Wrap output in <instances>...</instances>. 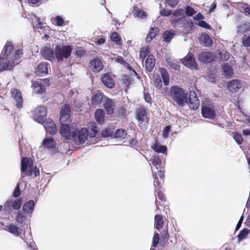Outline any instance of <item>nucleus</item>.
<instances>
[{"label":"nucleus","instance_id":"51","mask_svg":"<svg viewBox=\"0 0 250 250\" xmlns=\"http://www.w3.org/2000/svg\"><path fill=\"white\" fill-rule=\"evenodd\" d=\"M54 21L56 24L59 26H63L64 23L63 19L61 16H57L55 17Z\"/></svg>","mask_w":250,"mask_h":250},{"label":"nucleus","instance_id":"50","mask_svg":"<svg viewBox=\"0 0 250 250\" xmlns=\"http://www.w3.org/2000/svg\"><path fill=\"white\" fill-rule=\"evenodd\" d=\"M75 54L79 57H82L85 55V51L82 47H78Z\"/></svg>","mask_w":250,"mask_h":250},{"label":"nucleus","instance_id":"38","mask_svg":"<svg viewBox=\"0 0 250 250\" xmlns=\"http://www.w3.org/2000/svg\"><path fill=\"white\" fill-rule=\"evenodd\" d=\"M134 15L141 19H144L147 16L146 13L143 10L138 8L134 7Z\"/></svg>","mask_w":250,"mask_h":250},{"label":"nucleus","instance_id":"43","mask_svg":"<svg viewBox=\"0 0 250 250\" xmlns=\"http://www.w3.org/2000/svg\"><path fill=\"white\" fill-rule=\"evenodd\" d=\"M127 135V133L125 129H117L115 133L114 134V136L115 138H125L126 135Z\"/></svg>","mask_w":250,"mask_h":250},{"label":"nucleus","instance_id":"1","mask_svg":"<svg viewBox=\"0 0 250 250\" xmlns=\"http://www.w3.org/2000/svg\"><path fill=\"white\" fill-rule=\"evenodd\" d=\"M22 50L18 49L14 53V58L10 56L0 58V71L12 69L15 65L18 63V61L22 56Z\"/></svg>","mask_w":250,"mask_h":250},{"label":"nucleus","instance_id":"35","mask_svg":"<svg viewBox=\"0 0 250 250\" xmlns=\"http://www.w3.org/2000/svg\"><path fill=\"white\" fill-rule=\"evenodd\" d=\"M154 220L156 229L158 230H160L163 228L164 224L162 216L161 215H156Z\"/></svg>","mask_w":250,"mask_h":250},{"label":"nucleus","instance_id":"13","mask_svg":"<svg viewBox=\"0 0 250 250\" xmlns=\"http://www.w3.org/2000/svg\"><path fill=\"white\" fill-rule=\"evenodd\" d=\"M70 107L68 104L62 107L60 112V121L61 123H66L70 118Z\"/></svg>","mask_w":250,"mask_h":250},{"label":"nucleus","instance_id":"9","mask_svg":"<svg viewBox=\"0 0 250 250\" xmlns=\"http://www.w3.org/2000/svg\"><path fill=\"white\" fill-rule=\"evenodd\" d=\"M12 98L16 102V106L18 109H21L23 105V99L21 91L15 88H12L10 91Z\"/></svg>","mask_w":250,"mask_h":250},{"label":"nucleus","instance_id":"30","mask_svg":"<svg viewBox=\"0 0 250 250\" xmlns=\"http://www.w3.org/2000/svg\"><path fill=\"white\" fill-rule=\"evenodd\" d=\"M104 112L103 109H97L95 113L96 121L100 124H103L104 122Z\"/></svg>","mask_w":250,"mask_h":250},{"label":"nucleus","instance_id":"37","mask_svg":"<svg viewBox=\"0 0 250 250\" xmlns=\"http://www.w3.org/2000/svg\"><path fill=\"white\" fill-rule=\"evenodd\" d=\"M110 39L117 45L121 44V38L119 34L116 32H112L110 35Z\"/></svg>","mask_w":250,"mask_h":250},{"label":"nucleus","instance_id":"27","mask_svg":"<svg viewBox=\"0 0 250 250\" xmlns=\"http://www.w3.org/2000/svg\"><path fill=\"white\" fill-rule=\"evenodd\" d=\"M12 44L10 42H7L4 47L2 55L4 56H10L14 58V54L12 53Z\"/></svg>","mask_w":250,"mask_h":250},{"label":"nucleus","instance_id":"5","mask_svg":"<svg viewBox=\"0 0 250 250\" xmlns=\"http://www.w3.org/2000/svg\"><path fill=\"white\" fill-rule=\"evenodd\" d=\"M61 123L62 125L60 128V132L62 136L67 140L69 139L70 138H75L77 135V129L70 128L68 125L64 124L63 123Z\"/></svg>","mask_w":250,"mask_h":250},{"label":"nucleus","instance_id":"64","mask_svg":"<svg viewBox=\"0 0 250 250\" xmlns=\"http://www.w3.org/2000/svg\"><path fill=\"white\" fill-rule=\"evenodd\" d=\"M126 109L123 106L120 107L118 109V113L120 115L124 116L126 114Z\"/></svg>","mask_w":250,"mask_h":250},{"label":"nucleus","instance_id":"63","mask_svg":"<svg viewBox=\"0 0 250 250\" xmlns=\"http://www.w3.org/2000/svg\"><path fill=\"white\" fill-rule=\"evenodd\" d=\"M24 218L25 217L21 213H19L16 217V221L17 222L21 224L24 221Z\"/></svg>","mask_w":250,"mask_h":250},{"label":"nucleus","instance_id":"8","mask_svg":"<svg viewBox=\"0 0 250 250\" xmlns=\"http://www.w3.org/2000/svg\"><path fill=\"white\" fill-rule=\"evenodd\" d=\"M202 114L203 117L209 119H214L216 117V112L212 105H206L202 107Z\"/></svg>","mask_w":250,"mask_h":250},{"label":"nucleus","instance_id":"18","mask_svg":"<svg viewBox=\"0 0 250 250\" xmlns=\"http://www.w3.org/2000/svg\"><path fill=\"white\" fill-rule=\"evenodd\" d=\"M89 133L87 132V129L86 128H82L80 130H77V133L76 137L78 139L79 142L81 144L84 143L87 139Z\"/></svg>","mask_w":250,"mask_h":250},{"label":"nucleus","instance_id":"61","mask_svg":"<svg viewBox=\"0 0 250 250\" xmlns=\"http://www.w3.org/2000/svg\"><path fill=\"white\" fill-rule=\"evenodd\" d=\"M21 194V191L19 188V186L18 185L16 187L13 194V196L15 198H18Z\"/></svg>","mask_w":250,"mask_h":250},{"label":"nucleus","instance_id":"32","mask_svg":"<svg viewBox=\"0 0 250 250\" xmlns=\"http://www.w3.org/2000/svg\"><path fill=\"white\" fill-rule=\"evenodd\" d=\"M250 31V22H244L241 23L237 26V33H243L247 31Z\"/></svg>","mask_w":250,"mask_h":250},{"label":"nucleus","instance_id":"47","mask_svg":"<svg viewBox=\"0 0 250 250\" xmlns=\"http://www.w3.org/2000/svg\"><path fill=\"white\" fill-rule=\"evenodd\" d=\"M233 138L238 145H241L243 142V138L241 135L238 132H234Z\"/></svg>","mask_w":250,"mask_h":250},{"label":"nucleus","instance_id":"41","mask_svg":"<svg viewBox=\"0 0 250 250\" xmlns=\"http://www.w3.org/2000/svg\"><path fill=\"white\" fill-rule=\"evenodd\" d=\"M114 128L112 127H106L102 131V135L104 137H109L112 135Z\"/></svg>","mask_w":250,"mask_h":250},{"label":"nucleus","instance_id":"14","mask_svg":"<svg viewBox=\"0 0 250 250\" xmlns=\"http://www.w3.org/2000/svg\"><path fill=\"white\" fill-rule=\"evenodd\" d=\"M47 62H42L40 63L35 68V74L38 76H44L48 73Z\"/></svg>","mask_w":250,"mask_h":250},{"label":"nucleus","instance_id":"23","mask_svg":"<svg viewBox=\"0 0 250 250\" xmlns=\"http://www.w3.org/2000/svg\"><path fill=\"white\" fill-rule=\"evenodd\" d=\"M104 105L107 114H111L114 112V103L111 99L106 98Z\"/></svg>","mask_w":250,"mask_h":250},{"label":"nucleus","instance_id":"34","mask_svg":"<svg viewBox=\"0 0 250 250\" xmlns=\"http://www.w3.org/2000/svg\"><path fill=\"white\" fill-rule=\"evenodd\" d=\"M42 144L44 147L48 149L53 148L56 145L55 141L51 138H46L44 139L42 142Z\"/></svg>","mask_w":250,"mask_h":250},{"label":"nucleus","instance_id":"7","mask_svg":"<svg viewBox=\"0 0 250 250\" xmlns=\"http://www.w3.org/2000/svg\"><path fill=\"white\" fill-rule=\"evenodd\" d=\"M47 114V110L44 106H39L35 110L33 117L35 121L40 124H43Z\"/></svg>","mask_w":250,"mask_h":250},{"label":"nucleus","instance_id":"24","mask_svg":"<svg viewBox=\"0 0 250 250\" xmlns=\"http://www.w3.org/2000/svg\"><path fill=\"white\" fill-rule=\"evenodd\" d=\"M6 230L15 236H19L22 232V229L14 224L6 226Z\"/></svg>","mask_w":250,"mask_h":250},{"label":"nucleus","instance_id":"26","mask_svg":"<svg viewBox=\"0 0 250 250\" xmlns=\"http://www.w3.org/2000/svg\"><path fill=\"white\" fill-rule=\"evenodd\" d=\"M35 206V202L33 200H29L24 204L22 207V211L24 213H31L32 212Z\"/></svg>","mask_w":250,"mask_h":250},{"label":"nucleus","instance_id":"52","mask_svg":"<svg viewBox=\"0 0 250 250\" xmlns=\"http://www.w3.org/2000/svg\"><path fill=\"white\" fill-rule=\"evenodd\" d=\"M184 10L183 9H178L175 10L173 13V16L175 17H179L183 16L184 14Z\"/></svg>","mask_w":250,"mask_h":250},{"label":"nucleus","instance_id":"20","mask_svg":"<svg viewBox=\"0 0 250 250\" xmlns=\"http://www.w3.org/2000/svg\"><path fill=\"white\" fill-rule=\"evenodd\" d=\"M103 83L108 88H112L114 86V82L109 73L104 74L101 77Z\"/></svg>","mask_w":250,"mask_h":250},{"label":"nucleus","instance_id":"54","mask_svg":"<svg viewBox=\"0 0 250 250\" xmlns=\"http://www.w3.org/2000/svg\"><path fill=\"white\" fill-rule=\"evenodd\" d=\"M170 128L171 126L169 125H167L164 127L163 130V136L165 139H166L168 137Z\"/></svg>","mask_w":250,"mask_h":250},{"label":"nucleus","instance_id":"39","mask_svg":"<svg viewBox=\"0 0 250 250\" xmlns=\"http://www.w3.org/2000/svg\"><path fill=\"white\" fill-rule=\"evenodd\" d=\"M153 149L158 152L165 153L167 151V147L165 146H161L158 144H154L152 146Z\"/></svg>","mask_w":250,"mask_h":250},{"label":"nucleus","instance_id":"40","mask_svg":"<svg viewBox=\"0 0 250 250\" xmlns=\"http://www.w3.org/2000/svg\"><path fill=\"white\" fill-rule=\"evenodd\" d=\"M250 232V230L248 229L245 228L241 230L239 234L238 235L237 237L238 240L242 241L245 239Z\"/></svg>","mask_w":250,"mask_h":250},{"label":"nucleus","instance_id":"42","mask_svg":"<svg viewBox=\"0 0 250 250\" xmlns=\"http://www.w3.org/2000/svg\"><path fill=\"white\" fill-rule=\"evenodd\" d=\"M174 34L169 31H165L163 35L164 41L166 42H168L173 38Z\"/></svg>","mask_w":250,"mask_h":250},{"label":"nucleus","instance_id":"48","mask_svg":"<svg viewBox=\"0 0 250 250\" xmlns=\"http://www.w3.org/2000/svg\"><path fill=\"white\" fill-rule=\"evenodd\" d=\"M185 13L188 16L191 17L196 13V11L192 7L188 5L186 7Z\"/></svg>","mask_w":250,"mask_h":250},{"label":"nucleus","instance_id":"49","mask_svg":"<svg viewBox=\"0 0 250 250\" xmlns=\"http://www.w3.org/2000/svg\"><path fill=\"white\" fill-rule=\"evenodd\" d=\"M159 241V234L157 232H156L154 234L153 237L152 246L154 248H156L158 245Z\"/></svg>","mask_w":250,"mask_h":250},{"label":"nucleus","instance_id":"3","mask_svg":"<svg viewBox=\"0 0 250 250\" xmlns=\"http://www.w3.org/2000/svg\"><path fill=\"white\" fill-rule=\"evenodd\" d=\"M73 47L70 45H57L55 47V57L58 61H62L68 58L72 51Z\"/></svg>","mask_w":250,"mask_h":250},{"label":"nucleus","instance_id":"16","mask_svg":"<svg viewBox=\"0 0 250 250\" xmlns=\"http://www.w3.org/2000/svg\"><path fill=\"white\" fill-rule=\"evenodd\" d=\"M22 203V201L21 198L17 199H11L9 201L6 202V203L4 205V207L8 208L11 207L13 209L18 210L21 208Z\"/></svg>","mask_w":250,"mask_h":250},{"label":"nucleus","instance_id":"60","mask_svg":"<svg viewBox=\"0 0 250 250\" xmlns=\"http://www.w3.org/2000/svg\"><path fill=\"white\" fill-rule=\"evenodd\" d=\"M167 2L171 7H174L178 3V0H167Z\"/></svg>","mask_w":250,"mask_h":250},{"label":"nucleus","instance_id":"33","mask_svg":"<svg viewBox=\"0 0 250 250\" xmlns=\"http://www.w3.org/2000/svg\"><path fill=\"white\" fill-rule=\"evenodd\" d=\"M160 73L164 85H167L169 82V77L167 70L164 68H160Z\"/></svg>","mask_w":250,"mask_h":250},{"label":"nucleus","instance_id":"59","mask_svg":"<svg viewBox=\"0 0 250 250\" xmlns=\"http://www.w3.org/2000/svg\"><path fill=\"white\" fill-rule=\"evenodd\" d=\"M156 196L157 197V198H156V201L157 203L158 202V200H159L160 201H165V195L164 193L161 192V191H158L157 192Z\"/></svg>","mask_w":250,"mask_h":250},{"label":"nucleus","instance_id":"12","mask_svg":"<svg viewBox=\"0 0 250 250\" xmlns=\"http://www.w3.org/2000/svg\"><path fill=\"white\" fill-rule=\"evenodd\" d=\"M90 68L95 72H99L103 68V64L99 58H95L90 62Z\"/></svg>","mask_w":250,"mask_h":250},{"label":"nucleus","instance_id":"6","mask_svg":"<svg viewBox=\"0 0 250 250\" xmlns=\"http://www.w3.org/2000/svg\"><path fill=\"white\" fill-rule=\"evenodd\" d=\"M32 160L27 157L22 158L21 161V171L26 176H31L32 174Z\"/></svg>","mask_w":250,"mask_h":250},{"label":"nucleus","instance_id":"19","mask_svg":"<svg viewBox=\"0 0 250 250\" xmlns=\"http://www.w3.org/2000/svg\"><path fill=\"white\" fill-rule=\"evenodd\" d=\"M198 59L200 61L204 63H208L211 62L214 57L212 53L209 52H202L198 55Z\"/></svg>","mask_w":250,"mask_h":250},{"label":"nucleus","instance_id":"22","mask_svg":"<svg viewBox=\"0 0 250 250\" xmlns=\"http://www.w3.org/2000/svg\"><path fill=\"white\" fill-rule=\"evenodd\" d=\"M155 64V59L154 56L149 55L145 62V67L146 69L149 71L151 72Z\"/></svg>","mask_w":250,"mask_h":250},{"label":"nucleus","instance_id":"2","mask_svg":"<svg viewBox=\"0 0 250 250\" xmlns=\"http://www.w3.org/2000/svg\"><path fill=\"white\" fill-rule=\"evenodd\" d=\"M168 95L179 106L183 107L186 103H187V94L184 89L179 86H171Z\"/></svg>","mask_w":250,"mask_h":250},{"label":"nucleus","instance_id":"11","mask_svg":"<svg viewBox=\"0 0 250 250\" xmlns=\"http://www.w3.org/2000/svg\"><path fill=\"white\" fill-rule=\"evenodd\" d=\"M181 61L182 63L188 67L195 70L198 69L197 64L195 61L193 55L191 53L188 54Z\"/></svg>","mask_w":250,"mask_h":250},{"label":"nucleus","instance_id":"28","mask_svg":"<svg viewBox=\"0 0 250 250\" xmlns=\"http://www.w3.org/2000/svg\"><path fill=\"white\" fill-rule=\"evenodd\" d=\"M103 98V93L99 91H97L92 97L91 103L93 105H97L101 103Z\"/></svg>","mask_w":250,"mask_h":250},{"label":"nucleus","instance_id":"25","mask_svg":"<svg viewBox=\"0 0 250 250\" xmlns=\"http://www.w3.org/2000/svg\"><path fill=\"white\" fill-rule=\"evenodd\" d=\"M32 87L34 92L36 93H42L45 91V88L43 83L39 81H34L32 83Z\"/></svg>","mask_w":250,"mask_h":250},{"label":"nucleus","instance_id":"44","mask_svg":"<svg viewBox=\"0 0 250 250\" xmlns=\"http://www.w3.org/2000/svg\"><path fill=\"white\" fill-rule=\"evenodd\" d=\"M89 127H90L91 131V132L89 133V136L91 138L95 137L98 132L97 127L95 123H91V126H89Z\"/></svg>","mask_w":250,"mask_h":250},{"label":"nucleus","instance_id":"45","mask_svg":"<svg viewBox=\"0 0 250 250\" xmlns=\"http://www.w3.org/2000/svg\"><path fill=\"white\" fill-rule=\"evenodd\" d=\"M148 47H143L140 51V59L143 61L145 59L147 56L148 54Z\"/></svg>","mask_w":250,"mask_h":250},{"label":"nucleus","instance_id":"21","mask_svg":"<svg viewBox=\"0 0 250 250\" xmlns=\"http://www.w3.org/2000/svg\"><path fill=\"white\" fill-rule=\"evenodd\" d=\"M241 87V83L240 81L233 80L228 84V87L230 92H236Z\"/></svg>","mask_w":250,"mask_h":250},{"label":"nucleus","instance_id":"15","mask_svg":"<svg viewBox=\"0 0 250 250\" xmlns=\"http://www.w3.org/2000/svg\"><path fill=\"white\" fill-rule=\"evenodd\" d=\"M41 52L46 60L52 61L56 58L55 53L54 54L53 50L51 48L50 46H44Z\"/></svg>","mask_w":250,"mask_h":250},{"label":"nucleus","instance_id":"62","mask_svg":"<svg viewBox=\"0 0 250 250\" xmlns=\"http://www.w3.org/2000/svg\"><path fill=\"white\" fill-rule=\"evenodd\" d=\"M243 44L245 47L250 46V36H248L243 39Z\"/></svg>","mask_w":250,"mask_h":250},{"label":"nucleus","instance_id":"58","mask_svg":"<svg viewBox=\"0 0 250 250\" xmlns=\"http://www.w3.org/2000/svg\"><path fill=\"white\" fill-rule=\"evenodd\" d=\"M160 13L162 16L167 17L172 14V11L167 9H163L160 11Z\"/></svg>","mask_w":250,"mask_h":250},{"label":"nucleus","instance_id":"31","mask_svg":"<svg viewBox=\"0 0 250 250\" xmlns=\"http://www.w3.org/2000/svg\"><path fill=\"white\" fill-rule=\"evenodd\" d=\"M166 61L168 65L174 70H179L180 68L179 62L176 60L170 57H166Z\"/></svg>","mask_w":250,"mask_h":250},{"label":"nucleus","instance_id":"17","mask_svg":"<svg viewBox=\"0 0 250 250\" xmlns=\"http://www.w3.org/2000/svg\"><path fill=\"white\" fill-rule=\"evenodd\" d=\"M46 132L50 134H54L56 132L57 129L55 123L50 120L47 119L44 121L43 124Z\"/></svg>","mask_w":250,"mask_h":250},{"label":"nucleus","instance_id":"46","mask_svg":"<svg viewBox=\"0 0 250 250\" xmlns=\"http://www.w3.org/2000/svg\"><path fill=\"white\" fill-rule=\"evenodd\" d=\"M151 163L156 167V169H158V167H160L162 165V161L159 156H155L152 160Z\"/></svg>","mask_w":250,"mask_h":250},{"label":"nucleus","instance_id":"4","mask_svg":"<svg viewBox=\"0 0 250 250\" xmlns=\"http://www.w3.org/2000/svg\"><path fill=\"white\" fill-rule=\"evenodd\" d=\"M136 117L139 126L142 130H146L149 124L146 110L142 108L138 109L136 112Z\"/></svg>","mask_w":250,"mask_h":250},{"label":"nucleus","instance_id":"36","mask_svg":"<svg viewBox=\"0 0 250 250\" xmlns=\"http://www.w3.org/2000/svg\"><path fill=\"white\" fill-rule=\"evenodd\" d=\"M222 69L224 74L227 77H230L232 74V67L227 63L224 64Z\"/></svg>","mask_w":250,"mask_h":250},{"label":"nucleus","instance_id":"53","mask_svg":"<svg viewBox=\"0 0 250 250\" xmlns=\"http://www.w3.org/2000/svg\"><path fill=\"white\" fill-rule=\"evenodd\" d=\"M198 25L203 28L209 29L211 28V26L209 24H208L206 21L203 20H201L199 21L198 23Z\"/></svg>","mask_w":250,"mask_h":250},{"label":"nucleus","instance_id":"56","mask_svg":"<svg viewBox=\"0 0 250 250\" xmlns=\"http://www.w3.org/2000/svg\"><path fill=\"white\" fill-rule=\"evenodd\" d=\"M220 58L223 61H227L229 59V53L226 52H221L220 54Z\"/></svg>","mask_w":250,"mask_h":250},{"label":"nucleus","instance_id":"10","mask_svg":"<svg viewBox=\"0 0 250 250\" xmlns=\"http://www.w3.org/2000/svg\"><path fill=\"white\" fill-rule=\"evenodd\" d=\"M190 108L194 110L196 109L199 104L200 102L197 96L196 93L194 91H190L188 97V103H186Z\"/></svg>","mask_w":250,"mask_h":250},{"label":"nucleus","instance_id":"57","mask_svg":"<svg viewBox=\"0 0 250 250\" xmlns=\"http://www.w3.org/2000/svg\"><path fill=\"white\" fill-rule=\"evenodd\" d=\"M154 84L157 88H161L162 86V82L160 76L157 77L155 78Z\"/></svg>","mask_w":250,"mask_h":250},{"label":"nucleus","instance_id":"55","mask_svg":"<svg viewBox=\"0 0 250 250\" xmlns=\"http://www.w3.org/2000/svg\"><path fill=\"white\" fill-rule=\"evenodd\" d=\"M158 32V29L157 28H151L148 35L151 37V38H154L156 37Z\"/></svg>","mask_w":250,"mask_h":250},{"label":"nucleus","instance_id":"29","mask_svg":"<svg viewBox=\"0 0 250 250\" xmlns=\"http://www.w3.org/2000/svg\"><path fill=\"white\" fill-rule=\"evenodd\" d=\"M201 44L205 46H210L213 43L211 38L208 34H204L200 38Z\"/></svg>","mask_w":250,"mask_h":250}]
</instances>
